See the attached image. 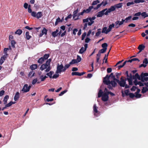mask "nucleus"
<instances>
[{"mask_svg":"<svg viewBox=\"0 0 148 148\" xmlns=\"http://www.w3.org/2000/svg\"><path fill=\"white\" fill-rule=\"evenodd\" d=\"M28 11L29 13H31V16L37 19L42 17L43 15V13L41 12H39L37 13L35 11H32L31 8L28 9Z\"/></svg>","mask_w":148,"mask_h":148,"instance_id":"nucleus-1","label":"nucleus"},{"mask_svg":"<svg viewBox=\"0 0 148 148\" xmlns=\"http://www.w3.org/2000/svg\"><path fill=\"white\" fill-rule=\"evenodd\" d=\"M45 70L46 72H48L50 71L51 69L50 66L48 65V64L46 63L42 64L40 68V69L41 71H43L46 69Z\"/></svg>","mask_w":148,"mask_h":148,"instance_id":"nucleus-2","label":"nucleus"},{"mask_svg":"<svg viewBox=\"0 0 148 148\" xmlns=\"http://www.w3.org/2000/svg\"><path fill=\"white\" fill-rule=\"evenodd\" d=\"M64 69V66L63 64H61L60 65L58 63L57 65V70L56 71V73H60L62 72H64V71H63V69Z\"/></svg>","mask_w":148,"mask_h":148,"instance_id":"nucleus-3","label":"nucleus"},{"mask_svg":"<svg viewBox=\"0 0 148 148\" xmlns=\"http://www.w3.org/2000/svg\"><path fill=\"white\" fill-rule=\"evenodd\" d=\"M31 87V86L29 85L28 86L27 84H25L22 89L21 91H23V92H27L29 91Z\"/></svg>","mask_w":148,"mask_h":148,"instance_id":"nucleus-4","label":"nucleus"},{"mask_svg":"<svg viewBox=\"0 0 148 148\" xmlns=\"http://www.w3.org/2000/svg\"><path fill=\"white\" fill-rule=\"evenodd\" d=\"M116 8L114 6H112L108 10L105 12V15H107L108 13L114 11L115 10Z\"/></svg>","mask_w":148,"mask_h":148,"instance_id":"nucleus-5","label":"nucleus"},{"mask_svg":"<svg viewBox=\"0 0 148 148\" xmlns=\"http://www.w3.org/2000/svg\"><path fill=\"white\" fill-rule=\"evenodd\" d=\"M108 95L106 93H103L102 96V100L104 101H108L109 99Z\"/></svg>","mask_w":148,"mask_h":148,"instance_id":"nucleus-6","label":"nucleus"},{"mask_svg":"<svg viewBox=\"0 0 148 148\" xmlns=\"http://www.w3.org/2000/svg\"><path fill=\"white\" fill-rule=\"evenodd\" d=\"M107 8L105 9L102 11H100L98 12L97 15V17H101L104 14H105V11L107 10Z\"/></svg>","mask_w":148,"mask_h":148,"instance_id":"nucleus-7","label":"nucleus"},{"mask_svg":"<svg viewBox=\"0 0 148 148\" xmlns=\"http://www.w3.org/2000/svg\"><path fill=\"white\" fill-rule=\"evenodd\" d=\"M103 82L104 84H106L108 85V88L109 89L112 90L113 89V87L112 85L111 86V84H110V83L108 82V81L107 80L103 79Z\"/></svg>","mask_w":148,"mask_h":148,"instance_id":"nucleus-8","label":"nucleus"},{"mask_svg":"<svg viewBox=\"0 0 148 148\" xmlns=\"http://www.w3.org/2000/svg\"><path fill=\"white\" fill-rule=\"evenodd\" d=\"M114 76H115L113 75V73H112L109 75H107L106 77L104 78L103 79L106 80H109L110 77H111L112 79H113V77Z\"/></svg>","mask_w":148,"mask_h":148,"instance_id":"nucleus-9","label":"nucleus"},{"mask_svg":"<svg viewBox=\"0 0 148 148\" xmlns=\"http://www.w3.org/2000/svg\"><path fill=\"white\" fill-rule=\"evenodd\" d=\"M7 58V55H4L1 57L0 60V65H2Z\"/></svg>","mask_w":148,"mask_h":148,"instance_id":"nucleus-10","label":"nucleus"},{"mask_svg":"<svg viewBox=\"0 0 148 148\" xmlns=\"http://www.w3.org/2000/svg\"><path fill=\"white\" fill-rule=\"evenodd\" d=\"M107 81L108 82L110 83L113 87H115L117 86V84L116 82L113 80L110 81V80H108Z\"/></svg>","mask_w":148,"mask_h":148,"instance_id":"nucleus-11","label":"nucleus"},{"mask_svg":"<svg viewBox=\"0 0 148 148\" xmlns=\"http://www.w3.org/2000/svg\"><path fill=\"white\" fill-rule=\"evenodd\" d=\"M94 8V7L93 6H90L86 10L84 9V12L85 13H88L89 12H90L91 10L92 9Z\"/></svg>","mask_w":148,"mask_h":148,"instance_id":"nucleus-12","label":"nucleus"},{"mask_svg":"<svg viewBox=\"0 0 148 148\" xmlns=\"http://www.w3.org/2000/svg\"><path fill=\"white\" fill-rule=\"evenodd\" d=\"M126 81H119L118 84L121 87H124L126 83Z\"/></svg>","mask_w":148,"mask_h":148,"instance_id":"nucleus-13","label":"nucleus"},{"mask_svg":"<svg viewBox=\"0 0 148 148\" xmlns=\"http://www.w3.org/2000/svg\"><path fill=\"white\" fill-rule=\"evenodd\" d=\"M114 23H112L111 25H110L109 26L108 29H107V32H106V33H108L110 32L112 27H114Z\"/></svg>","mask_w":148,"mask_h":148,"instance_id":"nucleus-14","label":"nucleus"},{"mask_svg":"<svg viewBox=\"0 0 148 148\" xmlns=\"http://www.w3.org/2000/svg\"><path fill=\"white\" fill-rule=\"evenodd\" d=\"M145 48V46L143 44L140 45L138 48V49L140 50V52H141Z\"/></svg>","mask_w":148,"mask_h":148,"instance_id":"nucleus-15","label":"nucleus"},{"mask_svg":"<svg viewBox=\"0 0 148 148\" xmlns=\"http://www.w3.org/2000/svg\"><path fill=\"white\" fill-rule=\"evenodd\" d=\"M20 97L19 93L18 92H17L14 96V99L15 101H17Z\"/></svg>","mask_w":148,"mask_h":148,"instance_id":"nucleus-16","label":"nucleus"},{"mask_svg":"<svg viewBox=\"0 0 148 148\" xmlns=\"http://www.w3.org/2000/svg\"><path fill=\"white\" fill-rule=\"evenodd\" d=\"M9 96L8 95H6L4 97L3 100V101L4 102L3 103L4 104H6L7 103V100L9 99Z\"/></svg>","mask_w":148,"mask_h":148,"instance_id":"nucleus-17","label":"nucleus"},{"mask_svg":"<svg viewBox=\"0 0 148 148\" xmlns=\"http://www.w3.org/2000/svg\"><path fill=\"white\" fill-rule=\"evenodd\" d=\"M37 67V65L36 64H33L30 66V68L32 70H33L36 69Z\"/></svg>","mask_w":148,"mask_h":148,"instance_id":"nucleus-18","label":"nucleus"},{"mask_svg":"<svg viewBox=\"0 0 148 148\" xmlns=\"http://www.w3.org/2000/svg\"><path fill=\"white\" fill-rule=\"evenodd\" d=\"M93 111L94 113V115H95L96 113H97L98 112L97 110V107L96 104H94L93 106Z\"/></svg>","mask_w":148,"mask_h":148,"instance_id":"nucleus-19","label":"nucleus"},{"mask_svg":"<svg viewBox=\"0 0 148 148\" xmlns=\"http://www.w3.org/2000/svg\"><path fill=\"white\" fill-rule=\"evenodd\" d=\"M78 12V9L77 8L76 10L74 11L73 12V18L75 19V18L77 16V14Z\"/></svg>","mask_w":148,"mask_h":148,"instance_id":"nucleus-20","label":"nucleus"},{"mask_svg":"<svg viewBox=\"0 0 148 148\" xmlns=\"http://www.w3.org/2000/svg\"><path fill=\"white\" fill-rule=\"evenodd\" d=\"M133 79H138L139 80L140 79V77L138 73H136L135 75L133 76Z\"/></svg>","mask_w":148,"mask_h":148,"instance_id":"nucleus-21","label":"nucleus"},{"mask_svg":"<svg viewBox=\"0 0 148 148\" xmlns=\"http://www.w3.org/2000/svg\"><path fill=\"white\" fill-rule=\"evenodd\" d=\"M122 3H120L117 4L115 5H114L115 7V8H117L118 9L120 8H121L122 6Z\"/></svg>","mask_w":148,"mask_h":148,"instance_id":"nucleus-22","label":"nucleus"},{"mask_svg":"<svg viewBox=\"0 0 148 148\" xmlns=\"http://www.w3.org/2000/svg\"><path fill=\"white\" fill-rule=\"evenodd\" d=\"M103 94V92L102 90L101 89L100 90L98 93V97L99 98L102 97Z\"/></svg>","mask_w":148,"mask_h":148,"instance_id":"nucleus-23","label":"nucleus"},{"mask_svg":"<svg viewBox=\"0 0 148 148\" xmlns=\"http://www.w3.org/2000/svg\"><path fill=\"white\" fill-rule=\"evenodd\" d=\"M45 60L42 57L40 58L38 61V62L40 64H42Z\"/></svg>","mask_w":148,"mask_h":148,"instance_id":"nucleus-24","label":"nucleus"},{"mask_svg":"<svg viewBox=\"0 0 148 148\" xmlns=\"http://www.w3.org/2000/svg\"><path fill=\"white\" fill-rule=\"evenodd\" d=\"M26 38L27 40H29L31 37V36L29 35V32H27L26 33Z\"/></svg>","mask_w":148,"mask_h":148,"instance_id":"nucleus-25","label":"nucleus"},{"mask_svg":"<svg viewBox=\"0 0 148 148\" xmlns=\"http://www.w3.org/2000/svg\"><path fill=\"white\" fill-rule=\"evenodd\" d=\"M53 73V71H50L49 73H47L46 75L49 76L50 78H52V75Z\"/></svg>","mask_w":148,"mask_h":148,"instance_id":"nucleus-26","label":"nucleus"},{"mask_svg":"<svg viewBox=\"0 0 148 148\" xmlns=\"http://www.w3.org/2000/svg\"><path fill=\"white\" fill-rule=\"evenodd\" d=\"M22 31L20 29H18L15 32L16 34H18L19 35H21L22 33Z\"/></svg>","mask_w":148,"mask_h":148,"instance_id":"nucleus-27","label":"nucleus"},{"mask_svg":"<svg viewBox=\"0 0 148 148\" xmlns=\"http://www.w3.org/2000/svg\"><path fill=\"white\" fill-rule=\"evenodd\" d=\"M70 65L69 63V64H66L64 67L63 71H65L67 69H68L70 66Z\"/></svg>","mask_w":148,"mask_h":148,"instance_id":"nucleus-28","label":"nucleus"},{"mask_svg":"<svg viewBox=\"0 0 148 148\" xmlns=\"http://www.w3.org/2000/svg\"><path fill=\"white\" fill-rule=\"evenodd\" d=\"M62 22V20H61V19L59 17H58V18L56 19V21L55 23V25H57L59 22Z\"/></svg>","mask_w":148,"mask_h":148,"instance_id":"nucleus-29","label":"nucleus"},{"mask_svg":"<svg viewBox=\"0 0 148 148\" xmlns=\"http://www.w3.org/2000/svg\"><path fill=\"white\" fill-rule=\"evenodd\" d=\"M49 54H45L43 56V58L45 60H47L49 57Z\"/></svg>","mask_w":148,"mask_h":148,"instance_id":"nucleus-30","label":"nucleus"},{"mask_svg":"<svg viewBox=\"0 0 148 148\" xmlns=\"http://www.w3.org/2000/svg\"><path fill=\"white\" fill-rule=\"evenodd\" d=\"M141 15L142 16L144 17V18H145L146 17H148V15L146 12H143L142 13H141Z\"/></svg>","mask_w":148,"mask_h":148,"instance_id":"nucleus-31","label":"nucleus"},{"mask_svg":"<svg viewBox=\"0 0 148 148\" xmlns=\"http://www.w3.org/2000/svg\"><path fill=\"white\" fill-rule=\"evenodd\" d=\"M86 50H85L83 47H82L79 51V53L81 54H82Z\"/></svg>","mask_w":148,"mask_h":148,"instance_id":"nucleus-32","label":"nucleus"},{"mask_svg":"<svg viewBox=\"0 0 148 148\" xmlns=\"http://www.w3.org/2000/svg\"><path fill=\"white\" fill-rule=\"evenodd\" d=\"M15 102H13L12 101H10L9 103L6 104V107H10L12 106L13 104L15 103Z\"/></svg>","mask_w":148,"mask_h":148,"instance_id":"nucleus-33","label":"nucleus"},{"mask_svg":"<svg viewBox=\"0 0 148 148\" xmlns=\"http://www.w3.org/2000/svg\"><path fill=\"white\" fill-rule=\"evenodd\" d=\"M77 63V61L75 59H73L72 60L71 62H70L69 64H70L71 65Z\"/></svg>","mask_w":148,"mask_h":148,"instance_id":"nucleus-34","label":"nucleus"},{"mask_svg":"<svg viewBox=\"0 0 148 148\" xmlns=\"http://www.w3.org/2000/svg\"><path fill=\"white\" fill-rule=\"evenodd\" d=\"M102 4H103V3L101 2V3L99 4H98L97 5V6L96 7H95L93 8L94 10H96L98 9L99 7H100L102 5Z\"/></svg>","mask_w":148,"mask_h":148,"instance_id":"nucleus-35","label":"nucleus"},{"mask_svg":"<svg viewBox=\"0 0 148 148\" xmlns=\"http://www.w3.org/2000/svg\"><path fill=\"white\" fill-rule=\"evenodd\" d=\"M99 3L100 1L98 0H97L96 1H93L92 3V5H96L98 3Z\"/></svg>","mask_w":148,"mask_h":148,"instance_id":"nucleus-36","label":"nucleus"},{"mask_svg":"<svg viewBox=\"0 0 148 148\" xmlns=\"http://www.w3.org/2000/svg\"><path fill=\"white\" fill-rule=\"evenodd\" d=\"M101 30V29H98V31L96 33L95 36H98L101 33V32L100 30Z\"/></svg>","mask_w":148,"mask_h":148,"instance_id":"nucleus-37","label":"nucleus"},{"mask_svg":"<svg viewBox=\"0 0 148 148\" xmlns=\"http://www.w3.org/2000/svg\"><path fill=\"white\" fill-rule=\"evenodd\" d=\"M35 73L33 71H31L29 72L28 74V76L30 77L31 76V77H32L34 76Z\"/></svg>","mask_w":148,"mask_h":148,"instance_id":"nucleus-38","label":"nucleus"},{"mask_svg":"<svg viewBox=\"0 0 148 148\" xmlns=\"http://www.w3.org/2000/svg\"><path fill=\"white\" fill-rule=\"evenodd\" d=\"M107 50V48H103L100 50L99 51L101 53H104Z\"/></svg>","mask_w":148,"mask_h":148,"instance_id":"nucleus-39","label":"nucleus"},{"mask_svg":"<svg viewBox=\"0 0 148 148\" xmlns=\"http://www.w3.org/2000/svg\"><path fill=\"white\" fill-rule=\"evenodd\" d=\"M145 2L144 0H135L134 2L135 3H139L140 2L143 3Z\"/></svg>","mask_w":148,"mask_h":148,"instance_id":"nucleus-40","label":"nucleus"},{"mask_svg":"<svg viewBox=\"0 0 148 148\" xmlns=\"http://www.w3.org/2000/svg\"><path fill=\"white\" fill-rule=\"evenodd\" d=\"M47 30L45 28H44L42 30V32L43 34H45L46 35L47 34Z\"/></svg>","mask_w":148,"mask_h":148,"instance_id":"nucleus-41","label":"nucleus"},{"mask_svg":"<svg viewBox=\"0 0 148 148\" xmlns=\"http://www.w3.org/2000/svg\"><path fill=\"white\" fill-rule=\"evenodd\" d=\"M132 79H129L128 77H127V80L129 82V84L130 85H132Z\"/></svg>","mask_w":148,"mask_h":148,"instance_id":"nucleus-42","label":"nucleus"},{"mask_svg":"<svg viewBox=\"0 0 148 148\" xmlns=\"http://www.w3.org/2000/svg\"><path fill=\"white\" fill-rule=\"evenodd\" d=\"M76 60H77L78 63V62H79L81 61L82 60V58L79 56L77 55V58Z\"/></svg>","mask_w":148,"mask_h":148,"instance_id":"nucleus-43","label":"nucleus"},{"mask_svg":"<svg viewBox=\"0 0 148 148\" xmlns=\"http://www.w3.org/2000/svg\"><path fill=\"white\" fill-rule=\"evenodd\" d=\"M67 90H64L61 92L59 95V96H62L65 93L67 92Z\"/></svg>","mask_w":148,"mask_h":148,"instance_id":"nucleus-44","label":"nucleus"},{"mask_svg":"<svg viewBox=\"0 0 148 148\" xmlns=\"http://www.w3.org/2000/svg\"><path fill=\"white\" fill-rule=\"evenodd\" d=\"M107 28L106 27H104L103 28L102 30V33H105L106 34H107L108 33H106V32H107Z\"/></svg>","mask_w":148,"mask_h":148,"instance_id":"nucleus-45","label":"nucleus"},{"mask_svg":"<svg viewBox=\"0 0 148 148\" xmlns=\"http://www.w3.org/2000/svg\"><path fill=\"white\" fill-rule=\"evenodd\" d=\"M101 46L103 48L107 49V47L108 46V44L106 43H104L102 44Z\"/></svg>","mask_w":148,"mask_h":148,"instance_id":"nucleus-46","label":"nucleus"},{"mask_svg":"<svg viewBox=\"0 0 148 148\" xmlns=\"http://www.w3.org/2000/svg\"><path fill=\"white\" fill-rule=\"evenodd\" d=\"M8 49L9 48H5L4 49V53L5 54L4 55H7V57L8 56V54L7 53V51Z\"/></svg>","mask_w":148,"mask_h":148,"instance_id":"nucleus-47","label":"nucleus"},{"mask_svg":"<svg viewBox=\"0 0 148 148\" xmlns=\"http://www.w3.org/2000/svg\"><path fill=\"white\" fill-rule=\"evenodd\" d=\"M147 92V88H145L144 87L142 89L141 93H144Z\"/></svg>","mask_w":148,"mask_h":148,"instance_id":"nucleus-48","label":"nucleus"},{"mask_svg":"<svg viewBox=\"0 0 148 148\" xmlns=\"http://www.w3.org/2000/svg\"><path fill=\"white\" fill-rule=\"evenodd\" d=\"M16 44V42L14 40H12L11 41V44L12 46L13 47H14V45Z\"/></svg>","mask_w":148,"mask_h":148,"instance_id":"nucleus-49","label":"nucleus"},{"mask_svg":"<svg viewBox=\"0 0 148 148\" xmlns=\"http://www.w3.org/2000/svg\"><path fill=\"white\" fill-rule=\"evenodd\" d=\"M129 95L131 98H133L135 97V95L132 93H130Z\"/></svg>","mask_w":148,"mask_h":148,"instance_id":"nucleus-50","label":"nucleus"},{"mask_svg":"<svg viewBox=\"0 0 148 148\" xmlns=\"http://www.w3.org/2000/svg\"><path fill=\"white\" fill-rule=\"evenodd\" d=\"M78 74H79V72H73L71 73V75L72 76H74V75H77L78 76Z\"/></svg>","mask_w":148,"mask_h":148,"instance_id":"nucleus-51","label":"nucleus"},{"mask_svg":"<svg viewBox=\"0 0 148 148\" xmlns=\"http://www.w3.org/2000/svg\"><path fill=\"white\" fill-rule=\"evenodd\" d=\"M135 95H135V97L137 98H140L141 96V95L139 93H136Z\"/></svg>","mask_w":148,"mask_h":148,"instance_id":"nucleus-52","label":"nucleus"},{"mask_svg":"<svg viewBox=\"0 0 148 148\" xmlns=\"http://www.w3.org/2000/svg\"><path fill=\"white\" fill-rule=\"evenodd\" d=\"M86 32H84L83 34L82 35V40H83L84 39V38L85 36H86Z\"/></svg>","mask_w":148,"mask_h":148,"instance_id":"nucleus-53","label":"nucleus"},{"mask_svg":"<svg viewBox=\"0 0 148 148\" xmlns=\"http://www.w3.org/2000/svg\"><path fill=\"white\" fill-rule=\"evenodd\" d=\"M37 81H38L37 78H35L33 80L32 83L33 85H34L36 83V82H37Z\"/></svg>","mask_w":148,"mask_h":148,"instance_id":"nucleus-54","label":"nucleus"},{"mask_svg":"<svg viewBox=\"0 0 148 148\" xmlns=\"http://www.w3.org/2000/svg\"><path fill=\"white\" fill-rule=\"evenodd\" d=\"M134 4V2L133 1H132L131 2H128L127 3V6H129L130 5H133Z\"/></svg>","mask_w":148,"mask_h":148,"instance_id":"nucleus-55","label":"nucleus"},{"mask_svg":"<svg viewBox=\"0 0 148 148\" xmlns=\"http://www.w3.org/2000/svg\"><path fill=\"white\" fill-rule=\"evenodd\" d=\"M113 77V79H112L113 80V81H114L116 82H117L118 84L119 81V80L118 79V78L117 79L115 78V76H114Z\"/></svg>","mask_w":148,"mask_h":148,"instance_id":"nucleus-56","label":"nucleus"},{"mask_svg":"<svg viewBox=\"0 0 148 148\" xmlns=\"http://www.w3.org/2000/svg\"><path fill=\"white\" fill-rule=\"evenodd\" d=\"M143 63L144 64L145 63V65L147 64L148 63L147 59L146 58H145L143 61Z\"/></svg>","mask_w":148,"mask_h":148,"instance_id":"nucleus-57","label":"nucleus"},{"mask_svg":"<svg viewBox=\"0 0 148 148\" xmlns=\"http://www.w3.org/2000/svg\"><path fill=\"white\" fill-rule=\"evenodd\" d=\"M5 91L2 90L0 91V97L3 96L5 94Z\"/></svg>","mask_w":148,"mask_h":148,"instance_id":"nucleus-58","label":"nucleus"},{"mask_svg":"<svg viewBox=\"0 0 148 148\" xmlns=\"http://www.w3.org/2000/svg\"><path fill=\"white\" fill-rule=\"evenodd\" d=\"M59 76V75L55 74L52 77L53 79H56L57 78H58V77Z\"/></svg>","mask_w":148,"mask_h":148,"instance_id":"nucleus-59","label":"nucleus"},{"mask_svg":"<svg viewBox=\"0 0 148 148\" xmlns=\"http://www.w3.org/2000/svg\"><path fill=\"white\" fill-rule=\"evenodd\" d=\"M52 36L54 37L58 35V33H56L55 31L52 32Z\"/></svg>","mask_w":148,"mask_h":148,"instance_id":"nucleus-60","label":"nucleus"},{"mask_svg":"<svg viewBox=\"0 0 148 148\" xmlns=\"http://www.w3.org/2000/svg\"><path fill=\"white\" fill-rule=\"evenodd\" d=\"M125 93L126 96H128L129 95V90H126L124 91Z\"/></svg>","mask_w":148,"mask_h":148,"instance_id":"nucleus-61","label":"nucleus"},{"mask_svg":"<svg viewBox=\"0 0 148 148\" xmlns=\"http://www.w3.org/2000/svg\"><path fill=\"white\" fill-rule=\"evenodd\" d=\"M51 60L50 59H48L46 62V63L48 64V65L50 66V63L51 62Z\"/></svg>","mask_w":148,"mask_h":148,"instance_id":"nucleus-62","label":"nucleus"},{"mask_svg":"<svg viewBox=\"0 0 148 148\" xmlns=\"http://www.w3.org/2000/svg\"><path fill=\"white\" fill-rule=\"evenodd\" d=\"M121 73H116V78H117L118 79L119 77V76L121 75Z\"/></svg>","mask_w":148,"mask_h":148,"instance_id":"nucleus-63","label":"nucleus"},{"mask_svg":"<svg viewBox=\"0 0 148 148\" xmlns=\"http://www.w3.org/2000/svg\"><path fill=\"white\" fill-rule=\"evenodd\" d=\"M40 78L41 79V82L44 81L45 80V79L43 77V75H41L40 76Z\"/></svg>","mask_w":148,"mask_h":148,"instance_id":"nucleus-64","label":"nucleus"}]
</instances>
